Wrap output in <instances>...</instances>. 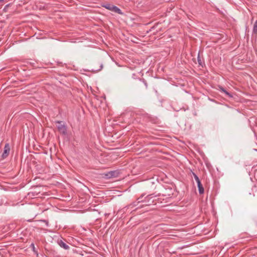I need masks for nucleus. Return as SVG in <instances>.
<instances>
[{
	"label": "nucleus",
	"instance_id": "2eb2a0df",
	"mask_svg": "<svg viewBox=\"0 0 257 257\" xmlns=\"http://www.w3.org/2000/svg\"><path fill=\"white\" fill-rule=\"evenodd\" d=\"M222 90L223 91L225 92V89H224L222 88Z\"/></svg>",
	"mask_w": 257,
	"mask_h": 257
},
{
	"label": "nucleus",
	"instance_id": "1a4fd4ad",
	"mask_svg": "<svg viewBox=\"0 0 257 257\" xmlns=\"http://www.w3.org/2000/svg\"><path fill=\"white\" fill-rule=\"evenodd\" d=\"M192 174L193 176L194 177L195 180H196V182H199L200 180L199 177L197 176V175L194 172H192Z\"/></svg>",
	"mask_w": 257,
	"mask_h": 257
},
{
	"label": "nucleus",
	"instance_id": "9b49d317",
	"mask_svg": "<svg viewBox=\"0 0 257 257\" xmlns=\"http://www.w3.org/2000/svg\"><path fill=\"white\" fill-rule=\"evenodd\" d=\"M253 31L254 32H257V21L254 23V27H253Z\"/></svg>",
	"mask_w": 257,
	"mask_h": 257
},
{
	"label": "nucleus",
	"instance_id": "20e7f679",
	"mask_svg": "<svg viewBox=\"0 0 257 257\" xmlns=\"http://www.w3.org/2000/svg\"><path fill=\"white\" fill-rule=\"evenodd\" d=\"M10 149L8 144L5 145L4 151L2 154L3 158H6L9 155Z\"/></svg>",
	"mask_w": 257,
	"mask_h": 257
},
{
	"label": "nucleus",
	"instance_id": "9d476101",
	"mask_svg": "<svg viewBox=\"0 0 257 257\" xmlns=\"http://www.w3.org/2000/svg\"><path fill=\"white\" fill-rule=\"evenodd\" d=\"M138 81L139 83V84H141L142 83V82H143L145 85L146 87L147 88V86H148L147 83L144 80V81H142V80L141 79H139Z\"/></svg>",
	"mask_w": 257,
	"mask_h": 257
},
{
	"label": "nucleus",
	"instance_id": "dca6fc26",
	"mask_svg": "<svg viewBox=\"0 0 257 257\" xmlns=\"http://www.w3.org/2000/svg\"><path fill=\"white\" fill-rule=\"evenodd\" d=\"M32 245L33 246V248H34V244H32Z\"/></svg>",
	"mask_w": 257,
	"mask_h": 257
},
{
	"label": "nucleus",
	"instance_id": "f257e3e1",
	"mask_svg": "<svg viewBox=\"0 0 257 257\" xmlns=\"http://www.w3.org/2000/svg\"><path fill=\"white\" fill-rule=\"evenodd\" d=\"M144 196L142 195L139 198H138L137 203L142 202L143 203V205H141L140 207H143L144 206H150L152 205L154 203L156 204V199L154 198L155 197L152 196V195H149L143 198Z\"/></svg>",
	"mask_w": 257,
	"mask_h": 257
},
{
	"label": "nucleus",
	"instance_id": "6e6552de",
	"mask_svg": "<svg viewBox=\"0 0 257 257\" xmlns=\"http://www.w3.org/2000/svg\"><path fill=\"white\" fill-rule=\"evenodd\" d=\"M112 6V5L110 4H106L102 5L103 7H104L105 9L109 10H110Z\"/></svg>",
	"mask_w": 257,
	"mask_h": 257
},
{
	"label": "nucleus",
	"instance_id": "4468645a",
	"mask_svg": "<svg viewBox=\"0 0 257 257\" xmlns=\"http://www.w3.org/2000/svg\"><path fill=\"white\" fill-rule=\"evenodd\" d=\"M102 67H103L102 65L101 64L100 66V68L98 69V70H101L102 68Z\"/></svg>",
	"mask_w": 257,
	"mask_h": 257
},
{
	"label": "nucleus",
	"instance_id": "39448f33",
	"mask_svg": "<svg viewBox=\"0 0 257 257\" xmlns=\"http://www.w3.org/2000/svg\"><path fill=\"white\" fill-rule=\"evenodd\" d=\"M57 243L61 247L65 249H68L69 248V245L61 239L58 240Z\"/></svg>",
	"mask_w": 257,
	"mask_h": 257
},
{
	"label": "nucleus",
	"instance_id": "0eeeda50",
	"mask_svg": "<svg viewBox=\"0 0 257 257\" xmlns=\"http://www.w3.org/2000/svg\"><path fill=\"white\" fill-rule=\"evenodd\" d=\"M110 11H111L119 14H122L121 10L118 8L113 5H112V6L111 7V8Z\"/></svg>",
	"mask_w": 257,
	"mask_h": 257
},
{
	"label": "nucleus",
	"instance_id": "f03ea898",
	"mask_svg": "<svg viewBox=\"0 0 257 257\" xmlns=\"http://www.w3.org/2000/svg\"><path fill=\"white\" fill-rule=\"evenodd\" d=\"M62 121H56V123H58L57 127L58 131L63 135H66L67 133V128L66 126L62 123Z\"/></svg>",
	"mask_w": 257,
	"mask_h": 257
},
{
	"label": "nucleus",
	"instance_id": "f8f14e48",
	"mask_svg": "<svg viewBox=\"0 0 257 257\" xmlns=\"http://www.w3.org/2000/svg\"><path fill=\"white\" fill-rule=\"evenodd\" d=\"M198 63L200 64V65H201V59L199 57V55H198Z\"/></svg>",
	"mask_w": 257,
	"mask_h": 257
},
{
	"label": "nucleus",
	"instance_id": "7ed1b4c3",
	"mask_svg": "<svg viewBox=\"0 0 257 257\" xmlns=\"http://www.w3.org/2000/svg\"><path fill=\"white\" fill-rule=\"evenodd\" d=\"M117 172L116 171H112L108 172L106 173H104L102 174L103 177L107 179L111 178L113 177H115L117 176Z\"/></svg>",
	"mask_w": 257,
	"mask_h": 257
},
{
	"label": "nucleus",
	"instance_id": "423d86ee",
	"mask_svg": "<svg viewBox=\"0 0 257 257\" xmlns=\"http://www.w3.org/2000/svg\"><path fill=\"white\" fill-rule=\"evenodd\" d=\"M197 183L199 193L201 194L204 193V189L200 180H199V182H197Z\"/></svg>",
	"mask_w": 257,
	"mask_h": 257
},
{
	"label": "nucleus",
	"instance_id": "ddd939ff",
	"mask_svg": "<svg viewBox=\"0 0 257 257\" xmlns=\"http://www.w3.org/2000/svg\"><path fill=\"white\" fill-rule=\"evenodd\" d=\"M146 117L147 118V119H148L149 120H151V116L150 115L147 114H146Z\"/></svg>",
	"mask_w": 257,
	"mask_h": 257
}]
</instances>
